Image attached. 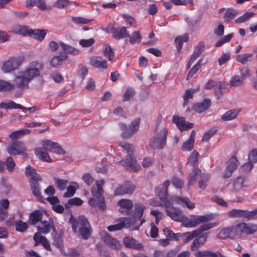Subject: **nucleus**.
Returning <instances> with one entry per match:
<instances>
[{
  "instance_id": "obj_1",
  "label": "nucleus",
  "mask_w": 257,
  "mask_h": 257,
  "mask_svg": "<svg viewBox=\"0 0 257 257\" xmlns=\"http://www.w3.org/2000/svg\"><path fill=\"white\" fill-rule=\"evenodd\" d=\"M43 68L44 65L41 62L34 61L31 63L29 68L20 71L15 76V85L21 89L28 88L29 83L40 75Z\"/></svg>"
},
{
  "instance_id": "obj_2",
  "label": "nucleus",
  "mask_w": 257,
  "mask_h": 257,
  "mask_svg": "<svg viewBox=\"0 0 257 257\" xmlns=\"http://www.w3.org/2000/svg\"><path fill=\"white\" fill-rule=\"evenodd\" d=\"M69 222L71 224L74 232H77L78 230L81 238L87 240L90 237L92 233V228L87 219L84 216L80 215L75 218L71 215Z\"/></svg>"
},
{
  "instance_id": "obj_3",
  "label": "nucleus",
  "mask_w": 257,
  "mask_h": 257,
  "mask_svg": "<svg viewBox=\"0 0 257 257\" xmlns=\"http://www.w3.org/2000/svg\"><path fill=\"white\" fill-rule=\"evenodd\" d=\"M69 222L71 224L74 232H77L78 230L81 238L87 240L90 237L92 233V228L87 219L84 216L80 215L75 218L71 215Z\"/></svg>"
},
{
  "instance_id": "obj_4",
  "label": "nucleus",
  "mask_w": 257,
  "mask_h": 257,
  "mask_svg": "<svg viewBox=\"0 0 257 257\" xmlns=\"http://www.w3.org/2000/svg\"><path fill=\"white\" fill-rule=\"evenodd\" d=\"M104 184L103 180L96 182V186L91 188L93 197L89 200L88 203L92 207H98L100 209L104 210L106 208L104 199L102 196L104 192L102 187Z\"/></svg>"
},
{
  "instance_id": "obj_5",
  "label": "nucleus",
  "mask_w": 257,
  "mask_h": 257,
  "mask_svg": "<svg viewBox=\"0 0 257 257\" xmlns=\"http://www.w3.org/2000/svg\"><path fill=\"white\" fill-rule=\"evenodd\" d=\"M168 130L165 127H157L150 141V147L153 150L163 149L166 145Z\"/></svg>"
},
{
  "instance_id": "obj_6",
  "label": "nucleus",
  "mask_w": 257,
  "mask_h": 257,
  "mask_svg": "<svg viewBox=\"0 0 257 257\" xmlns=\"http://www.w3.org/2000/svg\"><path fill=\"white\" fill-rule=\"evenodd\" d=\"M212 219L211 215H192L191 218L184 215L181 222L185 227H195L202 223L206 222Z\"/></svg>"
},
{
  "instance_id": "obj_7",
  "label": "nucleus",
  "mask_w": 257,
  "mask_h": 257,
  "mask_svg": "<svg viewBox=\"0 0 257 257\" xmlns=\"http://www.w3.org/2000/svg\"><path fill=\"white\" fill-rule=\"evenodd\" d=\"M140 121V118H136L128 126L123 122H119L118 124L122 132L121 134L122 138L128 139L132 137L139 130Z\"/></svg>"
},
{
  "instance_id": "obj_8",
  "label": "nucleus",
  "mask_w": 257,
  "mask_h": 257,
  "mask_svg": "<svg viewBox=\"0 0 257 257\" xmlns=\"http://www.w3.org/2000/svg\"><path fill=\"white\" fill-rule=\"evenodd\" d=\"M159 205L164 206L166 207L168 215L173 220L181 222L184 215L180 210L173 206L172 201L168 198H165L164 202Z\"/></svg>"
},
{
  "instance_id": "obj_9",
  "label": "nucleus",
  "mask_w": 257,
  "mask_h": 257,
  "mask_svg": "<svg viewBox=\"0 0 257 257\" xmlns=\"http://www.w3.org/2000/svg\"><path fill=\"white\" fill-rule=\"evenodd\" d=\"M228 216L231 218H244L247 220L257 219V208L251 211L233 209L228 212Z\"/></svg>"
},
{
  "instance_id": "obj_10",
  "label": "nucleus",
  "mask_w": 257,
  "mask_h": 257,
  "mask_svg": "<svg viewBox=\"0 0 257 257\" xmlns=\"http://www.w3.org/2000/svg\"><path fill=\"white\" fill-rule=\"evenodd\" d=\"M26 150L25 144L21 141L14 142L7 148V151L10 155H22L24 157L28 156V154L25 152Z\"/></svg>"
},
{
  "instance_id": "obj_11",
  "label": "nucleus",
  "mask_w": 257,
  "mask_h": 257,
  "mask_svg": "<svg viewBox=\"0 0 257 257\" xmlns=\"http://www.w3.org/2000/svg\"><path fill=\"white\" fill-rule=\"evenodd\" d=\"M136 188V186L133 183L126 181L115 188L114 191V195H131L134 193Z\"/></svg>"
},
{
  "instance_id": "obj_12",
  "label": "nucleus",
  "mask_w": 257,
  "mask_h": 257,
  "mask_svg": "<svg viewBox=\"0 0 257 257\" xmlns=\"http://www.w3.org/2000/svg\"><path fill=\"white\" fill-rule=\"evenodd\" d=\"M22 63L19 58H11L3 63L2 70L4 73H10L17 69Z\"/></svg>"
},
{
  "instance_id": "obj_13",
  "label": "nucleus",
  "mask_w": 257,
  "mask_h": 257,
  "mask_svg": "<svg viewBox=\"0 0 257 257\" xmlns=\"http://www.w3.org/2000/svg\"><path fill=\"white\" fill-rule=\"evenodd\" d=\"M238 234L237 224L222 229L218 233L216 237L219 239H224L226 238H233Z\"/></svg>"
},
{
  "instance_id": "obj_14",
  "label": "nucleus",
  "mask_w": 257,
  "mask_h": 257,
  "mask_svg": "<svg viewBox=\"0 0 257 257\" xmlns=\"http://www.w3.org/2000/svg\"><path fill=\"white\" fill-rule=\"evenodd\" d=\"M238 234H252L257 232V224L253 223L241 222L237 224Z\"/></svg>"
},
{
  "instance_id": "obj_15",
  "label": "nucleus",
  "mask_w": 257,
  "mask_h": 257,
  "mask_svg": "<svg viewBox=\"0 0 257 257\" xmlns=\"http://www.w3.org/2000/svg\"><path fill=\"white\" fill-rule=\"evenodd\" d=\"M51 229L56 231L53 220L52 218H49L48 221L44 220L40 221L37 226L38 232L37 233H40V234H46L50 232Z\"/></svg>"
},
{
  "instance_id": "obj_16",
  "label": "nucleus",
  "mask_w": 257,
  "mask_h": 257,
  "mask_svg": "<svg viewBox=\"0 0 257 257\" xmlns=\"http://www.w3.org/2000/svg\"><path fill=\"white\" fill-rule=\"evenodd\" d=\"M210 234L209 232H206L202 234H200L196 237L192 242L190 249L192 251L197 250L200 247L203 246L207 241V238Z\"/></svg>"
},
{
  "instance_id": "obj_17",
  "label": "nucleus",
  "mask_w": 257,
  "mask_h": 257,
  "mask_svg": "<svg viewBox=\"0 0 257 257\" xmlns=\"http://www.w3.org/2000/svg\"><path fill=\"white\" fill-rule=\"evenodd\" d=\"M102 240L111 248L118 249L120 248V244L116 239L110 236L106 232H102L100 233Z\"/></svg>"
},
{
  "instance_id": "obj_18",
  "label": "nucleus",
  "mask_w": 257,
  "mask_h": 257,
  "mask_svg": "<svg viewBox=\"0 0 257 257\" xmlns=\"http://www.w3.org/2000/svg\"><path fill=\"white\" fill-rule=\"evenodd\" d=\"M42 146H45L48 151L58 154H64L65 153L58 143H54L49 140L43 141Z\"/></svg>"
},
{
  "instance_id": "obj_19",
  "label": "nucleus",
  "mask_w": 257,
  "mask_h": 257,
  "mask_svg": "<svg viewBox=\"0 0 257 257\" xmlns=\"http://www.w3.org/2000/svg\"><path fill=\"white\" fill-rule=\"evenodd\" d=\"M89 63L93 67L106 69L108 67L107 61L100 57L91 56L89 58Z\"/></svg>"
},
{
  "instance_id": "obj_20",
  "label": "nucleus",
  "mask_w": 257,
  "mask_h": 257,
  "mask_svg": "<svg viewBox=\"0 0 257 257\" xmlns=\"http://www.w3.org/2000/svg\"><path fill=\"white\" fill-rule=\"evenodd\" d=\"M123 243L125 247L127 248H134L140 250L144 249V245L142 243L130 236H126L123 238Z\"/></svg>"
},
{
  "instance_id": "obj_21",
  "label": "nucleus",
  "mask_w": 257,
  "mask_h": 257,
  "mask_svg": "<svg viewBox=\"0 0 257 257\" xmlns=\"http://www.w3.org/2000/svg\"><path fill=\"white\" fill-rule=\"evenodd\" d=\"M43 212L40 210H36L31 212L29 217L28 223L35 225L39 222L42 221L43 218Z\"/></svg>"
},
{
  "instance_id": "obj_22",
  "label": "nucleus",
  "mask_w": 257,
  "mask_h": 257,
  "mask_svg": "<svg viewBox=\"0 0 257 257\" xmlns=\"http://www.w3.org/2000/svg\"><path fill=\"white\" fill-rule=\"evenodd\" d=\"M47 151L48 150L45 148V146L36 148L35 150L36 155L43 161L51 162L52 160L48 155Z\"/></svg>"
},
{
  "instance_id": "obj_23",
  "label": "nucleus",
  "mask_w": 257,
  "mask_h": 257,
  "mask_svg": "<svg viewBox=\"0 0 257 257\" xmlns=\"http://www.w3.org/2000/svg\"><path fill=\"white\" fill-rule=\"evenodd\" d=\"M211 105V101L209 99H205L202 102L194 104L192 109L197 112L201 113L207 110Z\"/></svg>"
},
{
  "instance_id": "obj_24",
  "label": "nucleus",
  "mask_w": 257,
  "mask_h": 257,
  "mask_svg": "<svg viewBox=\"0 0 257 257\" xmlns=\"http://www.w3.org/2000/svg\"><path fill=\"white\" fill-rule=\"evenodd\" d=\"M34 239L36 244L41 243L47 250H51L50 245L47 238L40 234V233H36L34 236Z\"/></svg>"
},
{
  "instance_id": "obj_25",
  "label": "nucleus",
  "mask_w": 257,
  "mask_h": 257,
  "mask_svg": "<svg viewBox=\"0 0 257 257\" xmlns=\"http://www.w3.org/2000/svg\"><path fill=\"white\" fill-rule=\"evenodd\" d=\"M0 108L5 109L19 108L21 109H24L26 108L21 104H17L13 101L10 100H6L0 103Z\"/></svg>"
},
{
  "instance_id": "obj_26",
  "label": "nucleus",
  "mask_w": 257,
  "mask_h": 257,
  "mask_svg": "<svg viewBox=\"0 0 257 257\" xmlns=\"http://www.w3.org/2000/svg\"><path fill=\"white\" fill-rule=\"evenodd\" d=\"M244 178L243 176H238L234 179L232 183L231 191L233 193L239 192L243 187Z\"/></svg>"
},
{
  "instance_id": "obj_27",
  "label": "nucleus",
  "mask_w": 257,
  "mask_h": 257,
  "mask_svg": "<svg viewBox=\"0 0 257 257\" xmlns=\"http://www.w3.org/2000/svg\"><path fill=\"white\" fill-rule=\"evenodd\" d=\"M112 36L115 39H121L126 37H129L130 35L127 32L126 28L123 27L121 28L113 29Z\"/></svg>"
},
{
  "instance_id": "obj_28",
  "label": "nucleus",
  "mask_w": 257,
  "mask_h": 257,
  "mask_svg": "<svg viewBox=\"0 0 257 257\" xmlns=\"http://www.w3.org/2000/svg\"><path fill=\"white\" fill-rule=\"evenodd\" d=\"M174 200L178 204H180L183 206H186L190 209H192L195 207L194 203L191 202L189 199L187 197H175L174 198Z\"/></svg>"
},
{
  "instance_id": "obj_29",
  "label": "nucleus",
  "mask_w": 257,
  "mask_h": 257,
  "mask_svg": "<svg viewBox=\"0 0 257 257\" xmlns=\"http://www.w3.org/2000/svg\"><path fill=\"white\" fill-rule=\"evenodd\" d=\"M67 59L66 55L54 56L50 60V65L53 67H58L61 66L63 61Z\"/></svg>"
},
{
  "instance_id": "obj_30",
  "label": "nucleus",
  "mask_w": 257,
  "mask_h": 257,
  "mask_svg": "<svg viewBox=\"0 0 257 257\" xmlns=\"http://www.w3.org/2000/svg\"><path fill=\"white\" fill-rule=\"evenodd\" d=\"M46 33L44 30H32L29 29L28 35L34 37L35 39H36L38 40L42 41L43 40L45 36Z\"/></svg>"
},
{
  "instance_id": "obj_31",
  "label": "nucleus",
  "mask_w": 257,
  "mask_h": 257,
  "mask_svg": "<svg viewBox=\"0 0 257 257\" xmlns=\"http://www.w3.org/2000/svg\"><path fill=\"white\" fill-rule=\"evenodd\" d=\"M30 130L29 129H22L19 131L13 132L10 135L9 138L13 141L21 138L25 135L29 134Z\"/></svg>"
},
{
  "instance_id": "obj_32",
  "label": "nucleus",
  "mask_w": 257,
  "mask_h": 257,
  "mask_svg": "<svg viewBox=\"0 0 257 257\" xmlns=\"http://www.w3.org/2000/svg\"><path fill=\"white\" fill-rule=\"evenodd\" d=\"M217 225L218 223L216 222L204 223L195 229V230L198 235H199L200 234L204 233V231H207Z\"/></svg>"
},
{
  "instance_id": "obj_33",
  "label": "nucleus",
  "mask_w": 257,
  "mask_h": 257,
  "mask_svg": "<svg viewBox=\"0 0 257 257\" xmlns=\"http://www.w3.org/2000/svg\"><path fill=\"white\" fill-rule=\"evenodd\" d=\"M13 32L22 35H28L29 29L26 26L16 25L12 28Z\"/></svg>"
},
{
  "instance_id": "obj_34",
  "label": "nucleus",
  "mask_w": 257,
  "mask_h": 257,
  "mask_svg": "<svg viewBox=\"0 0 257 257\" xmlns=\"http://www.w3.org/2000/svg\"><path fill=\"white\" fill-rule=\"evenodd\" d=\"M31 189L33 194L39 200L43 198L40 189V184L38 182H32L30 184Z\"/></svg>"
},
{
  "instance_id": "obj_35",
  "label": "nucleus",
  "mask_w": 257,
  "mask_h": 257,
  "mask_svg": "<svg viewBox=\"0 0 257 257\" xmlns=\"http://www.w3.org/2000/svg\"><path fill=\"white\" fill-rule=\"evenodd\" d=\"M138 220L135 218V217L133 218H124L123 219V222H125L124 227L126 228H130L132 230H138L139 229V226L135 225V221Z\"/></svg>"
},
{
  "instance_id": "obj_36",
  "label": "nucleus",
  "mask_w": 257,
  "mask_h": 257,
  "mask_svg": "<svg viewBox=\"0 0 257 257\" xmlns=\"http://www.w3.org/2000/svg\"><path fill=\"white\" fill-rule=\"evenodd\" d=\"M182 237V242L184 243H188L191 240L198 236V234L195 230L186 232L181 234V235Z\"/></svg>"
},
{
  "instance_id": "obj_37",
  "label": "nucleus",
  "mask_w": 257,
  "mask_h": 257,
  "mask_svg": "<svg viewBox=\"0 0 257 257\" xmlns=\"http://www.w3.org/2000/svg\"><path fill=\"white\" fill-rule=\"evenodd\" d=\"M54 180L55 185L59 190L63 191L66 188L68 183L67 180L54 177Z\"/></svg>"
},
{
  "instance_id": "obj_38",
  "label": "nucleus",
  "mask_w": 257,
  "mask_h": 257,
  "mask_svg": "<svg viewBox=\"0 0 257 257\" xmlns=\"http://www.w3.org/2000/svg\"><path fill=\"white\" fill-rule=\"evenodd\" d=\"M119 146L126 151L128 157L134 155V147L132 145L125 142H120L119 143Z\"/></svg>"
},
{
  "instance_id": "obj_39",
  "label": "nucleus",
  "mask_w": 257,
  "mask_h": 257,
  "mask_svg": "<svg viewBox=\"0 0 257 257\" xmlns=\"http://www.w3.org/2000/svg\"><path fill=\"white\" fill-rule=\"evenodd\" d=\"M60 46L62 48L63 50L65 53L73 54V55H77L79 53V51L63 42H59Z\"/></svg>"
},
{
  "instance_id": "obj_40",
  "label": "nucleus",
  "mask_w": 257,
  "mask_h": 257,
  "mask_svg": "<svg viewBox=\"0 0 257 257\" xmlns=\"http://www.w3.org/2000/svg\"><path fill=\"white\" fill-rule=\"evenodd\" d=\"M28 222H23L21 220L15 221V227L16 231L20 232H25L29 228Z\"/></svg>"
},
{
  "instance_id": "obj_41",
  "label": "nucleus",
  "mask_w": 257,
  "mask_h": 257,
  "mask_svg": "<svg viewBox=\"0 0 257 257\" xmlns=\"http://www.w3.org/2000/svg\"><path fill=\"white\" fill-rule=\"evenodd\" d=\"M170 184V182L169 180L165 181L163 183V186L165 187V190H164V189L163 188L160 189V192L158 194V195L160 197V198L162 201V202H164L165 198H168L167 189Z\"/></svg>"
},
{
  "instance_id": "obj_42",
  "label": "nucleus",
  "mask_w": 257,
  "mask_h": 257,
  "mask_svg": "<svg viewBox=\"0 0 257 257\" xmlns=\"http://www.w3.org/2000/svg\"><path fill=\"white\" fill-rule=\"evenodd\" d=\"M202 171L198 168H194L189 174V186L192 185L196 181V177L201 174Z\"/></svg>"
},
{
  "instance_id": "obj_43",
  "label": "nucleus",
  "mask_w": 257,
  "mask_h": 257,
  "mask_svg": "<svg viewBox=\"0 0 257 257\" xmlns=\"http://www.w3.org/2000/svg\"><path fill=\"white\" fill-rule=\"evenodd\" d=\"M238 114V111L235 109L227 111L221 116V119L224 121H228L235 118Z\"/></svg>"
},
{
  "instance_id": "obj_44",
  "label": "nucleus",
  "mask_w": 257,
  "mask_h": 257,
  "mask_svg": "<svg viewBox=\"0 0 257 257\" xmlns=\"http://www.w3.org/2000/svg\"><path fill=\"white\" fill-rule=\"evenodd\" d=\"M173 122L177 125L178 128L181 131L184 130V126L185 125L184 117L174 115L173 117Z\"/></svg>"
},
{
  "instance_id": "obj_45",
  "label": "nucleus",
  "mask_w": 257,
  "mask_h": 257,
  "mask_svg": "<svg viewBox=\"0 0 257 257\" xmlns=\"http://www.w3.org/2000/svg\"><path fill=\"white\" fill-rule=\"evenodd\" d=\"M117 204L121 209H125L127 210L131 209L133 206V202L129 199H121L117 202Z\"/></svg>"
},
{
  "instance_id": "obj_46",
  "label": "nucleus",
  "mask_w": 257,
  "mask_h": 257,
  "mask_svg": "<svg viewBox=\"0 0 257 257\" xmlns=\"http://www.w3.org/2000/svg\"><path fill=\"white\" fill-rule=\"evenodd\" d=\"M195 89H187L185 91L184 94L183 96V98L184 100L183 106L185 107L186 105H188L189 103L188 100L190 98L193 97V94L195 92Z\"/></svg>"
},
{
  "instance_id": "obj_47",
  "label": "nucleus",
  "mask_w": 257,
  "mask_h": 257,
  "mask_svg": "<svg viewBox=\"0 0 257 257\" xmlns=\"http://www.w3.org/2000/svg\"><path fill=\"white\" fill-rule=\"evenodd\" d=\"M199 156V153L196 151H194L192 152V155L188 159L187 164L192 167L195 166L198 164V157Z\"/></svg>"
},
{
  "instance_id": "obj_48",
  "label": "nucleus",
  "mask_w": 257,
  "mask_h": 257,
  "mask_svg": "<svg viewBox=\"0 0 257 257\" xmlns=\"http://www.w3.org/2000/svg\"><path fill=\"white\" fill-rule=\"evenodd\" d=\"M243 78L238 75L232 77L230 81V85L233 87L241 86L243 83Z\"/></svg>"
},
{
  "instance_id": "obj_49",
  "label": "nucleus",
  "mask_w": 257,
  "mask_h": 257,
  "mask_svg": "<svg viewBox=\"0 0 257 257\" xmlns=\"http://www.w3.org/2000/svg\"><path fill=\"white\" fill-rule=\"evenodd\" d=\"M142 36L139 31H135L130 36V42L132 44L141 42Z\"/></svg>"
},
{
  "instance_id": "obj_50",
  "label": "nucleus",
  "mask_w": 257,
  "mask_h": 257,
  "mask_svg": "<svg viewBox=\"0 0 257 257\" xmlns=\"http://www.w3.org/2000/svg\"><path fill=\"white\" fill-rule=\"evenodd\" d=\"M14 85L10 83V82L0 80V91H8L14 88Z\"/></svg>"
},
{
  "instance_id": "obj_51",
  "label": "nucleus",
  "mask_w": 257,
  "mask_h": 257,
  "mask_svg": "<svg viewBox=\"0 0 257 257\" xmlns=\"http://www.w3.org/2000/svg\"><path fill=\"white\" fill-rule=\"evenodd\" d=\"M145 207L142 204H136L135 205V218L140 220L143 215Z\"/></svg>"
},
{
  "instance_id": "obj_52",
  "label": "nucleus",
  "mask_w": 257,
  "mask_h": 257,
  "mask_svg": "<svg viewBox=\"0 0 257 257\" xmlns=\"http://www.w3.org/2000/svg\"><path fill=\"white\" fill-rule=\"evenodd\" d=\"M253 12H246L242 16H240L235 20V23L236 24L242 23L247 21L250 18L254 16Z\"/></svg>"
},
{
  "instance_id": "obj_53",
  "label": "nucleus",
  "mask_w": 257,
  "mask_h": 257,
  "mask_svg": "<svg viewBox=\"0 0 257 257\" xmlns=\"http://www.w3.org/2000/svg\"><path fill=\"white\" fill-rule=\"evenodd\" d=\"M136 92L135 90L132 87H128L127 88L122 96V100L123 101H128L133 98Z\"/></svg>"
},
{
  "instance_id": "obj_54",
  "label": "nucleus",
  "mask_w": 257,
  "mask_h": 257,
  "mask_svg": "<svg viewBox=\"0 0 257 257\" xmlns=\"http://www.w3.org/2000/svg\"><path fill=\"white\" fill-rule=\"evenodd\" d=\"M237 14V12L236 10L231 9H228L224 14V21H230L234 18Z\"/></svg>"
},
{
  "instance_id": "obj_55",
  "label": "nucleus",
  "mask_w": 257,
  "mask_h": 257,
  "mask_svg": "<svg viewBox=\"0 0 257 257\" xmlns=\"http://www.w3.org/2000/svg\"><path fill=\"white\" fill-rule=\"evenodd\" d=\"M209 176L207 174H203L201 176V179L198 181L200 189L204 190L208 184Z\"/></svg>"
},
{
  "instance_id": "obj_56",
  "label": "nucleus",
  "mask_w": 257,
  "mask_h": 257,
  "mask_svg": "<svg viewBox=\"0 0 257 257\" xmlns=\"http://www.w3.org/2000/svg\"><path fill=\"white\" fill-rule=\"evenodd\" d=\"M252 54L245 53L242 55H238L236 56V60L237 61L244 65L247 63L249 59L252 56Z\"/></svg>"
},
{
  "instance_id": "obj_57",
  "label": "nucleus",
  "mask_w": 257,
  "mask_h": 257,
  "mask_svg": "<svg viewBox=\"0 0 257 257\" xmlns=\"http://www.w3.org/2000/svg\"><path fill=\"white\" fill-rule=\"evenodd\" d=\"M163 232L167 238H169L170 240H178L179 234L174 233L168 228H165L163 229Z\"/></svg>"
},
{
  "instance_id": "obj_58",
  "label": "nucleus",
  "mask_w": 257,
  "mask_h": 257,
  "mask_svg": "<svg viewBox=\"0 0 257 257\" xmlns=\"http://www.w3.org/2000/svg\"><path fill=\"white\" fill-rule=\"evenodd\" d=\"M188 40V36L187 34H184L183 36L177 37L175 39V42L178 44V50L179 51L181 49L183 43L184 42H187Z\"/></svg>"
},
{
  "instance_id": "obj_59",
  "label": "nucleus",
  "mask_w": 257,
  "mask_h": 257,
  "mask_svg": "<svg viewBox=\"0 0 257 257\" xmlns=\"http://www.w3.org/2000/svg\"><path fill=\"white\" fill-rule=\"evenodd\" d=\"M125 223V222H123V220H121L117 224L108 226L107 227V229L109 231L119 230L124 227Z\"/></svg>"
},
{
  "instance_id": "obj_60",
  "label": "nucleus",
  "mask_w": 257,
  "mask_h": 257,
  "mask_svg": "<svg viewBox=\"0 0 257 257\" xmlns=\"http://www.w3.org/2000/svg\"><path fill=\"white\" fill-rule=\"evenodd\" d=\"M88 73V70L86 66L82 64L78 66V75L81 79H84Z\"/></svg>"
},
{
  "instance_id": "obj_61",
  "label": "nucleus",
  "mask_w": 257,
  "mask_h": 257,
  "mask_svg": "<svg viewBox=\"0 0 257 257\" xmlns=\"http://www.w3.org/2000/svg\"><path fill=\"white\" fill-rule=\"evenodd\" d=\"M217 130L215 127H212L206 132L203 136L202 141H208L217 132Z\"/></svg>"
},
{
  "instance_id": "obj_62",
  "label": "nucleus",
  "mask_w": 257,
  "mask_h": 257,
  "mask_svg": "<svg viewBox=\"0 0 257 257\" xmlns=\"http://www.w3.org/2000/svg\"><path fill=\"white\" fill-rule=\"evenodd\" d=\"M201 59H200L197 63L191 69V70L189 71L187 77V80H188L190 78H191L194 74H195L199 70V68L201 66Z\"/></svg>"
},
{
  "instance_id": "obj_63",
  "label": "nucleus",
  "mask_w": 257,
  "mask_h": 257,
  "mask_svg": "<svg viewBox=\"0 0 257 257\" xmlns=\"http://www.w3.org/2000/svg\"><path fill=\"white\" fill-rule=\"evenodd\" d=\"M226 84L222 82H219L218 84L217 88L215 89V93L218 97L222 96L223 91L226 89Z\"/></svg>"
},
{
  "instance_id": "obj_64",
  "label": "nucleus",
  "mask_w": 257,
  "mask_h": 257,
  "mask_svg": "<svg viewBox=\"0 0 257 257\" xmlns=\"http://www.w3.org/2000/svg\"><path fill=\"white\" fill-rule=\"evenodd\" d=\"M6 165L7 169L9 172L13 171L14 168L16 166L15 162L12 157H8L6 161Z\"/></svg>"
}]
</instances>
